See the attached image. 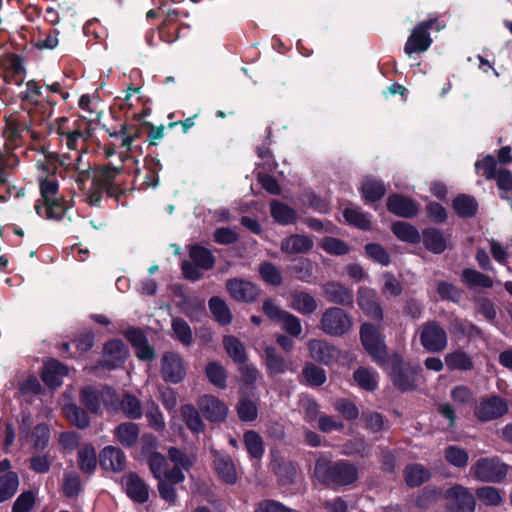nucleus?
Returning <instances> with one entry per match:
<instances>
[{"label": "nucleus", "instance_id": "nucleus-1", "mask_svg": "<svg viewBox=\"0 0 512 512\" xmlns=\"http://www.w3.org/2000/svg\"><path fill=\"white\" fill-rule=\"evenodd\" d=\"M315 476L325 484L348 485L357 477V468L348 462L330 463L326 459H318L315 464Z\"/></svg>", "mask_w": 512, "mask_h": 512}, {"label": "nucleus", "instance_id": "nucleus-2", "mask_svg": "<svg viewBox=\"0 0 512 512\" xmlns=\"http://www.w3.org/2000/svg\"><path fill=\"white\" fill-rule=\"evenodd\" d=\"M470 472L478 481L500 483L507 476L508 466L498 457H483L475 461Z\"/></svg>", "mask_w": 512, "mask_h": 512}, {"label": "nucleus", "instance_id": "nucleus-3", "mask_svg": "<svg viewBox=\"0 0 512 512\" xmlns=\"http://www.w3.org/2000/svg\"><path fill=\"white\" fill-rule=\"evenodd\" d=\"M443 28L444 25H440L435 17L418 23L411 31L405 43L404 52L409 56L414 53L425 52L432 43L429 30L435 29L440 31Z\"/></svg>", "mask_w": 512, "mask_h": 512}, {"label": "nucleus", "instance_id": "nucleus-4", "mask_svg": "<svg viewBox=\"0 0 512 512\" xmlns=\"http://www.w3.org/2000/svg\"><path fill=\"white\" fill-rule=\"evenodd\" d=\"M352 327L349 314L338 307H330L324 311L320 320V329L330 336H342Z\"/></svg>", "mask_w": 512, "mask_h": 512}, {"label": "nucleus", "instance_id": "nucleus-5", "mask_svg": "<svg viewBox=\"0 0 512 512\" xmlns=\"http://www.w3.org/2000/svg\"><path fill=\"white\" fill-rule=\"evenodd\" d=\"M360 337L370 356L378 363L384 362L387 352L380 331L373 325L364 323L360 329Z\"/></svg>", "mask_w": 512, "mask_h": 512}, {"label": "nucleus", "instance_id": "nucleus-6", "mask_svg": "<svg viewBox=\"0 0 512 512\" xmlns=\"http://www.w3.org/2000/svg\"><path fill=\"white\" fill-rule=\"evenodd\" d=\"M419 337L422 346L429 352H440L447 347V333L435 321H430L423 324Z\"/></svg>", "mask_w": 512, "mask_h": 512}, {"label": "nucleus", "instance_id": "nucleus-7", "mask_svg": "<svg viewBox=\"0 0 512 512\" xmlns=\"http://www.w3.org/2000/svg\"><path fill=\"white\" fill-rule=\"evenodd\" d=\"M161 376L164 381L180 383L186 376V364L180 354L172 351L163 353L161 357Z\"/></svg>", "mask_w": 512, "mask_h": 512}, {"label": "nucleus", "instance_id": "nucleus-8", "mask_svg": "<svg viewBox=\"0 0 512 512\" xmlns=\"http://www.w3.org/2000/svg\"><path fill=\"white\" fill-rule=\"evenodd\" d=\"M508 403L501 397L493 395L482 398L476 405L474 414L481 422L498 419L508 413Z\"/></svg>", "mask_w": 512, "mask_h": 512}, {"label": "nucleus", "instance_id": "nucleus-9", "mask_svg": "<svg viewBox=\"0 0 512 512\" xmlns=\"http://www.w3.org/2000/svg\"><path fill=\"white\" fill-rule=\"evenodd\" d=\"M168 456L173 464L170 468L167 478L173 483H182L185 480V471H189L195 463V456L187 454L178 448L171 447L168 450Z\"/></svg>", "mask_w": 512, "mask_h": 512}, {"label": "nucleus", "instance_id": "nucleus-10", "mask_svg": "<svg viewBox=\"0 0 512 512\" xmlns=\"http://www.w3.org/2000/svg\"><path fill=\"white\" fill-rule=\"evenodd\" d=\"M61 141L65 142L66 147L74 152L85 151L86 142L91 137L90 126L86 123L80 124L72 129L59 128Z\"/></svg>", "mask_w": 512, "mask_h": 512}, {"label": "nucleus", "instance_id": "nucleus-11", "mask_svg": "<svg viewBox=\"0 0 512 512\" xmlns=\"http://www.w3.org/2000/svg\"><path fill=\"white\" fill-rule=\"evenodd\" d=\"M115 398L116 394L114 390L109 387L103 388L100 393L91 387H86L81 392V402L93 413H98L100 411L101 401L106 406L116 409L114 401Z\"/></svg>", "mask_w": 512, "mask_h": 512}, {"label": "nucleus", "instance_id": "nucleus-12", "mask_svg": "<svg viewBox=\"0 0 512 512\" xmlns=\"http://www.w3.org/2000/svg\"><path fill=\"white\" fill-rule=\"evenodd\" d=\"M127 356V346L121 340H111L103 348V366L116 369L125 362Z\"/></svg>", "mask_w": 512, "mask_h": 512}, {"label": "nucleus", "instance_id": "nucleus-13", "mask_svg": "<svg viewBox=\"0 0 512 512\" xmlns=\"http://www.w3.org/2000/svg\"><path fill=\"white\" fill-rule=\"evenodd\" d=\"M357 302L366 315L379 321L382 320V308L378 301L377 292L374 289L360 287L358 289Z\"/></svg>", "mask_w": 512, "mask_h": 512}, {"label": "nucleus", "instance_id": "nucleus-14", "mask_svg": "<svg viewBox=\"0 0 512 512\" xmlns=\"http://www.w3.org/2000/svg\"><path fill=\"white\" fill-rule=\"evenodd\" d=\"M226 288L230 296L237 301L252 302L259 295V291L253 283L238 278L229 279Z\"/></svg>", "mask_w": 512, "mask_h": 512}, {"label": "nucleus", "instance_id": "nucleus-15", "mask_svg": "<svg viewBox=\"0 0 512 512\" xmlns=\"http://www.w3.org/2000/svg\"><path fill=\"white\" fill-rule=\"evenodd\" d=\"M446 498L459 512H473L475 499L472 493L461 485H455L446 492Z\"/></svg>", "mask_w": 512, "mask_h": 512}, {"label": "nucleus", "instance_id": "nucleus-16", "mask_svg": "<svg viewBox=\"0 0 512 512\" xmlns=\"http://www.w3.org/2000/svg\"><path fill=\"white\" fill-rule=\"evenodd\" d=\"M389 374L395 386L401 390H409L414 387L416 372L410 369L403 361L394 360L391 363Z\"/></svg>", "mask_w": 512, "mask_h": 512}, {"label": "nucleus", "instance_id": "nucleus-17", "mask_svg": "<svg viewBox=\"0 0 512 512\" xmlns=\"http://www.w3.org/2000/svg\"><path fill=\"white\" fill-rule=\"evenodd\" d=\"M199 407L205 417L212 422L223 421L228 414L226 404L213 395H205L199 401Z\"/></svg>", "mask_w": 512, "mask_h": 512}, {"label": "nucleus", "instance_id": "nucleus-18", "mask_svg": "<svg viewBox=\"0 0 512 512\" xmlns=\"http://www.w3.org/2000/svg\"><path fill=\"white\" fill-rule=\"evenodd\" d=\"M99 461L102 468L112 472H121L126 467L124 452L115 446H106L100 452Z\"/></svg>", "mask_w": 512, "mask_h": 512}, {"label": "nucleus", "instance_id": "nucleus-19", "mask_svg": "<svg viewBox=\"0 0 512 512\" xmlns=\"http://www.w3.org/2000/svg\"><path fill=\"white\" fill-rule=\"evenodd\" d=\"M127 495L137 503H145L149 498V488L137 474L129 473L122 478Z\"/></svg>", "mask_w": 512, "mask_h": 512}, {"label": "nucleus", "instance_id": "nucleus-20", "mask_svg": "<svg viewBox=\"0 0 512 512\" xmlns=\"http://www.w3.org/2000/svg\"><path fill=\"white\" fill-rule=\"evenodd\" d=\"M264 362L271 375L283 374L287 371H295L292 361L285 359L273 346L265 347Z\"/></svg>", "mask_w": 512, "mask_h": 512}, {"label": "nucleus", "instance_id": "nucleus-21", "mask_svg": "<svg viewBox=\"0 0 512 512\" xmlns=\"http://www.w3.org/2000/svg\"><path fill=\"white\" fill-rule=\"evenodd\" d=\"M310 356L323 364H330L339 356V350L325 340L312 339L308 343Z\"/></svg>", "mask_w": 512, "mask_h": 512}, {"label": "nucleus", "instance_id": "nucleus-22", "mask_svg": "<svg viewBox=\"0 0 512 512\" xmlns=\"http://www.w3.org/2000/svg\"><path fill=\"white\" fill-rule=\"evenodd\" d=\"M313 246L314 243L310 236L293 234L282 240L280 249L283 253L294 255L308 253L312 250Z\"/></svg>", "mask_w": 512, "mask_h": 512}, {"label": "nucleus", "instance_id": "nucleus-23", "mask_svg": "<svg viewBox=\"0 0 512 512\" xmlns=\"http://www.w3.org/2000/svg\"><path fill=\"white\" fill-rule=\"evenodd\" d=\"M387 209L400 217H413L418 213V207L411 199L399 194L389 196Z\"/></svg>", "mask_w": 512, "mask_h": 512}, {"label": "nucleus", "instance_id": "nucleus-24", "mask_svg": "<svg viewBox=\"0 0 512 512\" xmlns=\"http://www.w3.org/2000/svg\"><path fill=\"white\" fill-rule=\"evenodd\" d=\"M323 292L328 301L340 305H352L353 293L343 284L335 281L327 282L323 285Z\"/></svg>", "mask_w": 512, "mask_h": 512}, {"label": "nucleus", "instance_id": "nucleus-25", "mask_svg": "<svg viewBox=\"0 0 512 512\" xmlns=\"http://www.w3.org/2000/svg\"><path fill=\"white\" fill-rule=\"evenodd\" d=\"M214 467L219 477L227 484L237 481V472L232 458L224 453L213 452Z\"/></svg>", "mask_w": 512, "mask_h": 512}, {"label": "nucleus", "instance_id": "nucleus-26", "mask_svg": "<svg viewBox=\"0 0 512 512\" xmlns=\"http://www.w3.org/2000/svg\"><path fill=\"white\" fill-rule=\"evenodd\" d=\"M68 374V368L57 360H49L42 371V380L51 388L59 387L63 377Z\"/></svg>", "mask_w": 512, "mask_h": 512}, {"label": "nucleus", "instance_id": "nucleus-27", "mask_svg": "<svg viewBox=\"0 0 512 512\" xmlns=\"http://www.w3.org/2000/svg\"><path fill=\"white\" fill-rule=\"evenodd\" d=\"M139 427L132 422H125L118 425L114 431V436L124 447H133L139 439Z\"/></svg>", "mask_w": 512, "mask_h": 512}, {"label": "nucleus", "instance_id": "nucleus-28", "mask_svg": "<svg viewBox=\"0 0 512 512\" xmlns=\"http://www.w3.org/2000/svg\"><path fill=\"white\" fill-rule=\"evenodd\" d=\"M290 307L301 314H311L317 309V302L307 292L295 291L290 296Z\"/></svg>", "mask_w": 512, "mask_h": 512}, {"label": "nucleus", "instance_id": "nucleus-29", "mask_svg": "<svg viewBox=\"0 0 512 512\" xmlns=\"http://www.w3.org/2000/svg\"><path fill=\"white\" fill-rule=\"evenodd\" d=\"M421 238L425 248L435 254H441L447 248L446 238L436 229H425Z\"/></svg>", "mask_w": 512, "mask_h": 512}, {"label": "nucleus", "instance_id": "nucleus-30", "mask_svg": "<svg viewBox=\"0 0 512 512\" xmlns=\"http://www.w3.org/2000/svg\"><path fill=\"white\" fill-rule=\"evenodd\" d=\"M461 281L468 289L491 288L494 284L493 279L475 269H464L461 274Z\"/></svg>", "mask_w": 512, "mask_h": 512}, {"label": "nucleus", "instance_id": "nucleus-31", "mask_svg": "<svg viewBox=\"0 0 512 512\" xmlns=\"http://www.w3.org/2000/svg\"><path fill=\"white\" fill-rule=\"evenodd\" d=\"M35 209L38 215L44 216L49 219H61L67 209L64 201L57 197L52 201H44L43 205L36 204Z\"/></svg>", "mask_w": 512, "mask_h": 512}, {"label": "nucleus", "instance_id": "nucleus-32", "mask_svg": "<svg viewBox=\"0 0 512 512\" xmlns=\"http://www.w3.org/2000/svg\"><path fill=\"white\" fill-rule=\"evenodd\" d=\"M270 210L273 219L281 225L293 224L297 219V212L282 202L272 201Z\"/></svg>", "mask_w": 512, "mask_h": 512}, {"label": "nucleus", "instance_id": "nucleus-33", "mask_svg": "<svg viewBox=\"0 0 512 512\" xmlns=\"http://www.w3.org/2000/svg\"><path fill=\"white\" fill-rule=\"evenodd\" d=\"M386 192L384 184L374 178L367 177L361 185V193L366 202H375L381 199Z\"/></svg>", "mask_w": 512, "mask_h": 512}, {"label": "nucleus", "instance_id": "nucleus-34", "mask_svg": "<svg viewBox=\"0 0 512 512\" xmlns=\"http://www.w3.org/2000/svg\"><path fill=\"white\" fill-rule=\"evenodd\" d=\"M392 232L401 241L411 244L418 243L421 240L419 231L410 223L397 221L392 225Z\"/></svg>", "mask_w": 512, "mask_h": 512}, {"label": "nucleus", "instance_id": "nucleus-35", "mask_svg": "<svg viewBox=\"0 0 512 512\" xmlns=\"http://www.w3.org/2000/svg\"><path fill=\"white\" fill-rule=\"evenodd\" d=\"M445 362L451 370H471L473 368L472 358L462 350H456L445 356Z\"/></svg>", "mask_w": 512, "mask_h": 512}, {"label": "nucleus", "instance_id": "nucleus-36", "mask_svg": "<svg viewBox=\"0 0 512 512\" xmlns=\"http://www.w3.org/2000/svg\"><path fill=\"white\" fill-rule=\"evenodd\" d=\"M404 477L409 486L416 487L430 478V472L420 464H411L405 468Z\"/></svg>", "mask_w": 512, "mask_h": 512}, {"label": "nucleus", "instance_id": "nucleus-37", "mask_svg": "<svg viewBox=\"0 0 512 512\" xmlns=\"http://www.w3.org/2000/svg\"><path fill=\"white\" fill-rule=\"evenodd\" d=\"M19 478L15 472H7L0 476V503L12 498L17 492Z\"/></svg>", "mask_w": 512, "mask_h": 512}, {"label": "nucleus", "instance_id": "nucleus-38", "mask_svg": "<svg viewBox=\"0 0 512 512\" xmlns=\"http://www.w3.org/2000/svg\"><path fill=\"white\" fill-rule=\"evenodd\" d=\"M453 207L460 217H472L477 212L478 203L474 197L461 194L454 199Z\"/></svg>", "mask_w": 512, "mask_h": 512}, {"label": "nucleus", "instance_id": "nucleus-39", "mask_svg": "<svg viewBox=\"0 0 512 512\" xmlns=\"http://www.w3.org/2000/svg\"><path fill=\"white\" fill-rule=\"evenodd\" d=\"M205 374L209 382L219 389L226 388L227 374L224 367L216 362L212 361L206 365Z\"/></svg>", "mask_w": 512, "mask_h": 512}, {"label": "nucleus", "instance_id": "nucleus-40", "mask_svg": "<svg viewBox=\"0 0 512 512\" xmlns=\"http://www.w3.org/2000/svg\"><path fill=\"white\" fill-rule=\"evenodd\" d=\"M149 468L153 476L157 479H168L167 474L169 472L168 461L166 457L159 452H151L147 457Z\"/></svg>", "mask_w": 512, "mask_h": 512}, {"label": "nucleus", "instance_id": "nucleus-41", "mask_svg": "<svg viewBox=\"0 0 512 512\" xmlns=\"http://www.w3.org/2000/svg\"><path fill=\"white\" fill-rule=\"evenodd\" d=\"M450 331L454 334L469 338H481L482 331L473 323L455 318L450 323Z\"/></svg>", "mask_w": 512, "mask_h": 512}, {"label": "nucleus", "instance_id": "nucleus-42", "mask_svg": "<svg viewBox=\"0 0 512 512\" xmlns=\"http://www.w3.org/2000/svg\"><path fill=\"white\" fill-rule=\"evenodd\" d=\"M190 258L194 264L203 270H209L215 264V257L211 251L202 246H193L190 249Z\"/></svg>", "mask_w": 512, "mask_h": 512}, {"label": "nucleus", "instance_id": "nucleus-43", "mask_svg": "<svg viewBox=\"0 0 512 512\" xmlns=\"http://www.w3.org/2000/svg\"><path fill=\"white\" fill-rule=\"evenodd\" d=\"M181 415L187 427L194 433L204 431V423L198 410L192 405H184L181 407Z\"/></svg>", "mask_w": 512, "mask_h": 512}, {"label": "nucleus", "instance_id": "nucleus-44", "mask_svg": "<svg viewBox=\"0 0 512 512\" xmlns=\"http://www.w3.org/2000/svg\"><path fill=\"white\" fill-rule=\"evenodd\" d=\"M209 307L214 318L222 325L232 321L231 311L224 300L219 297H212L209 300Z\"/></svg>", "mask_w": 512, "mask_h": 512}, {"label": "nucleus", "instance_id": "nucleus-45", "mask_svg": "<svg viewBox=\"0 0 512 512\" xmlns=\"http://www.w3.org/2000/svg\"><path fill=\"white\" fill-rule=\"evenodd\" d=\"M223 345L227 354L236 363H244L246 361L245 347L239 339L234 336H226L223 339Z\"/></svg>", "mask_w": 512, "mask_h": 512}, {"label": "nucleus", "instance_id": "nucleus-46", "mask_svg": "<svg viewBox=\"0 0 512 512\" xmlns=\"http://www.w3.org/2000/svg\"><path fill=\"white\" fill-rule=\"evenodd\" d=\"M78 464L85 473H91L97 466V456L92 445H84L78 451Z\"/></svg>", "mask_w": 512, "mask_h": 512}, {"label": "nucleus", "instance_id": "nucleus-47", "mask_svg": "<svg viewBox=\"0 0 512 512\" xmlns=\"http://www.w3.org/2000/svg\"><path fill=\"white\" fill-rule=\"evenodd\" d=\"M172 331L175 338L184 346H190L193 343V333L189 324L182 318L172 319Z\"/></svg>", "mask_w": 512, "mask_h": 512}, {"label": "nucleus", "instance_id": "nucleus-48", "mask_svg": "<svg viewBox=\"0 0 512 512\" xmlns=\"http://www.w3.org/2000/svg\"><path fill=\"white\" fill-rule=\"evenodd\" d=\"M247 452L251 458L260 459L264 454L263 440L255 431H247L243 437Z\"/></svg>", "mask_w": 512, "mask_h": 512}, {"label": "nucleus", "instance_id": "nucleus-49", "mask_svg": "<svg viewBox=\"0 0 512 512\" xmlns=\"http://www.w3.org/2000/svg\"><path fill=\"white\" fill-rule=\"evenodd\" d=\"M353 379L362 389L373 391L377 387L376 374L367 368H358L353 373Z\"/></svg>", "mask_w": 512, "mask_h": 512}, {"label": "nucleus", "instance_id": "nucleus-50", "mask_svg": "<svg viewBox=\"0 0 512 512\" xmlns=\"http://www.w3.org/2000/svg\"><path fill=\"white\" fill-rule=\"evenodd\" d=\"M64 413L67 419L78 428L84 429L90 424L87 413L74 404L66 405L64 407Z\"/></svg>", "mask_w": 512, "mask_h": 512}, {"label": "nucleus", "instance_id": "nucleus-51", "mask_svg": "<svg viewBox=\"0 0 512 512\" xmlns=\"http://www.w3.org/2000/svg\"><path fill=\"white\" fill-rule=\"evenodd\" d=\"M82 151L74 152V160L72 162L70 170L78 173L76 182L79 185H83L84 182L90 178L91 165L89 162L84 161Z\"/></svg>", "mask_w": 512, "mask_h": 512}, {"label": "nucleus", "instance_id": "nucleus-52", "mask_svg": "<svg viewBox=\"0 0 512 512\" xmlns=\"http://www.w3.org/2000/svg\"><path fill=\"white\" fill-rule=\"evenodd\" d=\"M476 496L480 502L488 506H497L503 500L500 490L493 486L478 488L476 490Z\"/></svg>", "mask_w": 512, "mask_h": 512}, {"label": "nucleus", "instance_id": "nucleus-53", "mask_svg": "<svg viewBox=\"0 0 512 512\" xmlns=\"http://www.w3.org/2000/svg\"><path fill=\"white\" fill-rule=\"evenodd\" d=\"M345 220L360 229H369L371 227V221L369 216L357 208H346L343 212Z\"/></svg>", "mask_w": 512, "mask_h": 512}, {"label": "nucleus", "instance_id": "nucleus-54", "mask_svg": "<svg viewBox=\"0 0 512 512\" xmlns=\"http://www.w3.org/2000/svg\"><path fill=\"white\" fill-rule=\"evenodd\" d=\"M320 247L331 255H345L349 253V246L342 240L334 237H325L319 243Z\"/></svg>", "mask_w": 512, "mask_h": 512}, {"label": "nucleus", "instance_id": "nucleus-55", "mask_svg": "<svg viewBox=\"0 0 512 512\" xmlns=\"http://www.w3.org/2000/svg\"><path fill=\"white\" fill-rule=\"evenodd\" d=\"M120 409L130 419H139L143 414L140 401L130 394L124 395L120 403Z\"/></svg>", "mask_w": 512, "mask_h": 512}, {"label": "nucleus", "instance_id": "nucleus-56", "mask_svg": "<svg viewBox=\"0 0 512 512\" xmlns=\"http://www.w3.org/2000/svg\"><path fill=\"white\" fill-rule=\"evenodd\" d=\"M446 460L453 466L462 468L468 463V453L461 447L451 445L445 450Z\"/></svg>", "mask_w": 512, "mask_h": 512}, {"label": "nucleus", "instance_id": "nucleus-57", "mask_svg": "<svg viewBox=\"0 0 512 512\" xmlns=\"http://www.w3.org/2000/svg\"><path fill=\"white\" fill-rule=\"evenodd\" d=\"M237 413L239 418L245 422L254 421L258 416V408L255 402L243 398L238 402Z\"/></svg>", "mask_w": 512, "mask_h": 512}, {"label": "nucleus", "instance_id": "nucleus-58", "mask_svg": "<svg viewBox=\"0 0 512 512\" xmlns=\"http://www.w3.org/2000/svg\"><path fill=\"white\" fill-rule=\"evenodd\" d=\"M333 407L335 411L341 414L346 420H355L359 416L357 406L348 399L340 398L335 400Z\"/></svg>", "mask_w": 512, "mask_h": 512}, {"label": "nucleus", "instance_id": "nucleus-59", "mask_svg": "<svg viewBox=\"0 0 512 512\" xmlns=\"http://www.w3.org/2000/svg\"><path fill=\"white\" fill-rule=\"evenodd\" d=\"M259 273L263 280L273 286H279L282 283V274L280 270L271 263H263L259 267Z\"/></svg>", "mask_w": 512, "mask_h": 512}, {"label": "nucleus", "instance_id": "nucleus-60", "mask_svg": "<svg viewBox=\"0 0 512 512\" xmlns=\"http://www.w3.org/2000/svg\"><path fill=\"white\" fill-rule=\"evenodd\" d=\"M344 427V423L335 416L321 414L317 420V428L323 433L342 431Z\"/></svg>", "mask_w": 512, "mask_h": 512}, {"label": "nucleus", "instance_id": "nucleus-61", "mask_svg": "<svg viewBox=\"0 0 512 512\" xmlns=\"http://www.w3.org/2000/svg\"><path fill=\"white\" fill-rule=\"evenodd\" d=\"M437 292L443 300L459 302L462 298L463 291L446 281H441L437 285Z\"/></svg>", "mask_w": 512, "mask_h": 512}, {"label": "nucleus", "instance_id": "nucleus-62", "mask_svg": "<svg viewBox=\"0 0 512 512\" xmlns=\"http://www.w3.org/2000/svg\"><path fill=\"white\" fill-rule=\"evenodd\" d=\"M281 328L290 336L298 337L302 333L301 321L295 315L286 312L279 321Z\"/></svg>", "mask_w": 512, "mask_h": 512}, {"label": "nucleus", "instance_id": "nucleus-63", "mask_svg": "<svg viewBox=\"0 0 512 512\" xmlns=\"http://www.w3.org/2000/svg\"><path fill=\"white\" fill-rule=\"evenodd\" d=\"M302 373L310 385L320 386L326 381V372L324 369L314 364L306 365Z\"/></svg>", "mask_w": 512, "mask_h": 512}, {"label": "nucleus", "instance_id": "nucleus-64", "mask_svg": "<svg viewBox=\"0 0 512 512\" xmlns=\"http://www.w3.org/2000/svg\"><path fill=\"white\" fill-rule=\"evenodd\" d=\"M290 269L294 273L297 279L301 281L309 282V279L313 275V264L307 258L299 259L295 264H293Z\"/></svg>", "mask_w": 512, "mask_h": 512}]
</instances>
